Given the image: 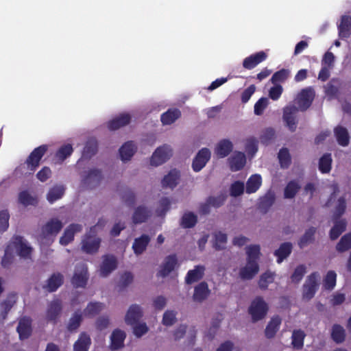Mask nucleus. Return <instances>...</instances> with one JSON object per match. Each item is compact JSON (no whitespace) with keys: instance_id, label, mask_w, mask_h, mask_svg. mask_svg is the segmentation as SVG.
Here are the masks:
<instances>
[{"instance_id":"f257e3e1","label":"nucleus","mask_w":351,"mask_h":351,"mask_svg":"<svg viewBox=\"0 0 351 351\" xmlns=\"http://www.w3.org/2000/svg\"><path fill=\"white\" fill-rule=\"evenodd\" d=\"M269 311L268 304L261 296L256 297L251 302L248 308L249 314L253 322H256L265 318Z\"/></svg>"},{"instance_id":"f03ea898","label":"nucleus","mask_w":351,"mask_h":351,"mask_svg":"<svg viewBox=\"0 0 351 351\" xmlns=\"http://www.w3.org/2000/svg\"><path fill=\"white\" fill-rule=\"evenodd\" d=\"M318 272L315 271L311 274L306 278L302 287V299L306 301L311 300L315 295L318 288Z\"/></svg>"},{"instance_id":"7ed1b4c3","label":"nucleus","mask_w":351,"mask_h":351,"mask_svg":"<svg viewBox=\"0 0 351 351\" xmlns=\"http://www.w3.org/2000/svg\"><path fill=\"white\" fill-rule=\"evenodd\" d=\"M48 150L47 145H42L36 147L25 160L27 169L34 173L40 165V162Z\"/></svg>"},{"instance_id":"20e7f679","label":"nucleus","mask_w":351,"mask_h":351,"mask_svg":"<svg viewBox=\"0 0 351 351\" xmlns=\"http://www.w3.org/2000/svg\"><path fill=\"white\" fill-rule=\"evenodd\" d=\"M172 154L171 147L165 144L158 147L153 153L150 159V164L155 167L162 165L172 156Z\"/></svg>"},{"instance_id":"39448f33","label":"nucleus","mask_w":351,"mask_h":351,"mask_svg":"<svg viewBox=\"0 0 351 351\" xmlns=\"http://www.w3.org/2000/svg\"><path fill=\"white\" fill-rule=\"evenodd\" d=\"M100 243L101 239L95 234H92L90 231L82 240V250L88 254H95L99 250Z\"/></svg>"},{"instance_id":"423d86ee","label":"nucleus","mask_w":351,"mask_h":351,"mask_svg":"<svg viewBox=\"0 0 351 351\" xmlns=\"http://www.w3.org/2000/svg\"><path fill=\"white\" fill-rule=\"evenodd\" d=\"M12 250H16L19 256L22 258H27L30 257L32 248L27 245L24 241L23 238L21 236H15L9 243Z\"/></svg>"},{"instance_id":"0eeeda50","label":"nucleus","mask_w":351,"mask_h":351,"mask_svg":"<svg viewBox=\"0 0 351 351\" xmlns=\"http://www.w3.org/2000/svg\"><path fill=\"white\" fill-rule=\"evenodd\" d=\"M298 108L294 105L288 106L283 109V120L291 132H295L297 128L296 115Z\"/></svg>"},{"instance_id":"6e6552de","label":"nucleus","mask_w":351,"mask_h":351,"mask_svg":"<svg viewBox=\"0 0 351 351\" xmlns=\"http://www.w3.org/2000/svg\"><path fill=\"white\" fill-rule=\"evenodd\" d=\"M88 280V274L87 267L84 265L76 267L71 279L73 285L76 288H84L86 287Z\"/></svg>"},{"instance_id":"1a4fd4ad","label":"nucleus","mask_w":351,"mask_h":351,"mask_svg":"<svg viewBox=\"0 0 351 351\" xmlns=\"http://www.w3.org/2000/svg\"><path fill=\"white\" fill-rule=\"evenodd\" d=\"M315 93L312 88H306L301 90L298 96V105L301 111L306 110L312 104Z\"/></svg>"},{"instance_id":"9d476101","label":"nucleus","mask_w":351,"mask_h":351,"mask_svg":"<svg viewBox=\"0 0 351 351\" xmlns=\"http://www.w3.org/2000/svg\"><path fill=\"white\" fill-rule=\"evenodd\" d=\"M210 158V152L208 148H202L199 151L193 160L192 167L194 171L202 170Z\"/></svg>"},{"instance_id":"9b49d317","label":"nucleus","mask_w":351,"mask_h":351,"mask_svg":"<svg viewBox=\"0 0 351 351\" xmlns=\"http://www.w3.org/2000/svg\"><path fill=\"white\" fill-rule=\"evenodd\" d=\"M177 264L178 258L176 254H173L166 256L163 263L160 266V269L158 271V276L161 277L167 276L173 271Z\"/></svg>"},{"instance_id":"f8f14e48","label":"nucleus","mask_w":351,"mask_h":351,"mask_svg":"<svg viewBox=\"0 0 351 351\" xmlns=\"http://www.w3.org/2000/svg\"><path fill=\"white\" fill-rule=\"evenodd\" d=\"M82 230V226L78 223L70 224L64 231L62 236L60 238V243L62 245H67L74 239L75 234Z\"/></svg>"},{"instance_id":"ddd939ff","label":"nucleus","mask_w":351,"mask_h":351,"mask_svg":"<svg viewBox=\"0 0 351 351\" xmlns=\"http://www.w3.org/2000/svg\"><path fill=\"white\" fill-rule=\"evenodd\" d=\"M267 57V53L263 51L252 54L243 60V66L246 69L251 70L261 62L265 61Z\"/></svg>"},{"instance_id":"4468645a","label":"nucleus","mask_w":351,"mask_h":351,"mask_svg":"<svg viewBox=\"0 0 351 351\" xmlns=\"http://www.w3.org/2000/svg\"><path fill=\"white\" fill-rule=\"evenodd\" d=\"M62 311V303L58 299L52 300L47 309L46 318L47 321L56 323L59 315Z\"/></svg>"},{"instance_id":"2eb2a0df","label":"nucleus","mask_w":351,"mask_h":351,"mask_svg":"<svg viewBox=\"0 0 351 351\" xmlns=\"http://www.w3.org/2000/svg\"><path fill=\"white\" fill-rule=\"evenodd\" d=\"M103 179L101 171L98 169H92L85 176L82 180V184L92 189L97 185Z\"/></svg>"},{"instance_id":"dca6fc26","label":"nucleus","mask_w":351,"mask_h":351,"mask_svg":"<svg viewBox=\"0 0 351 351\" xmlns=\"http://www.w3.org/2000/svg\"><path fill=\"white\" fill-rule=\"evenodd\" d=\"M143 316L142 308L139 305L132 304L130 306L125 317L127 324L134 325Z\"/></svg>"},{"instance_id":"f3484780","label":"nucleus","mask_w":351,"mask_h":351,"mask_svg":"<svg viewBox=\"0 0 351 351\" xmlns=\"http://www.w3.org/2000/svg\"><path fill=\"white\" fill-rule=\"evenodd\" d=\"M63 224L61 221L56 218L50 219L42 228V232L45 236L57 235L62 230Z\"/></svg>"},{"instance_id":"a211bd4d","label":"nucleus","mask_w":351,"mask_h":351,"mask_svg":"<svg viewBox=\"0 0 351 351\" xmlns=\"http://www.w3.org/2000/svg\"><path fill=\"white\" fill-rule=\"evenodd\" d=\"M258 263L247 261L246 265L241 268L239 276L243 280H251L258 274Z\"/></svg>"},{"instance_id":"6ab92c4d","label":"nucleus","mask_w":351,"mask_h":351,"mask_svg":"<svg viewBox=\"0 0 351 351\" xmlns=\"http://www.w3.org/2000/svg\"><path fill=\"white\" fill-rule=\"evenodd\" d=\"M228 160L230 168L232 171L242 169L246 163L245 155L241 152H235Z\"/></svg>"},{"instance_id":"aec40b11","label":"nucleus","mask_w":351,"mask_h":351,"mask_svg":"<svg viewBox=\"0 0 351 351\" xmlns=\"http://www.w3.org/2000/svg\"><path fill=\"white\" fill-rule=\"evenodd\" d=\"M136 150L137 147L133 141H130L125 143L119 150L121 160L124 162L130 160Z\"/></svg>"},{"instance_id":"412c9836","label":"nucleus","mask_w":351,"mask_h":351,"mask_svg":"<svg viewBox=\"0 0 351 351\" xmlns=\"http://www.w3.org/2000/svg\"><path fill=\"white\" fill-rule=\"evenodd\" d=\"M63 275L59 272L54 273L47 280V284L43 286V289L49 292H54L63 284Z\"/></svg>"},{"instance_id":"4be33fe9","label":"nucleus","mask_w":351,"mask_h":351,"mask_svg":"<svg viewBox=\"0 0 351 351\" xmlns=\"http://www.w3.org/2000/svg\"><path fill=\"white\" fill-rule=\"evenodd\" d=\"M209 294L208 284L206 282H201L194 289L193 299L195 302H202L208 298Z\"/></svg>"},{"instance_id":"5701e85b","label":"nucleus","mask_w":351,"mask_h":351,"mask_svg":"<svg viewBox=\"0 0 351 351\" xmlns=\"http://www.w3.org/2000/svg\"><path fill=\"white\" fill-rule=\"evenodd\" d=\"M126 334L120 329H115L111 333V350L120 349L124 346Z\"/></svg>"},{"instance_id":"b1692460","label":"nucleus","mask_w":351,"mask_h":351,"mask_svg":"<svg viewBox=\"0 0 351 351\" xmlns=\"http://www.w3.org/2000/svg\"><path fill=\"white\" fill-rule=\"evenodd\" d=\"M16 330L21 339H27L32 334L31 319L27 317L21 319L19 322Z\"/></svg>"},{"instance_id":"393cba45","label":"nucleus","mask_w":351,"mask_h":351,"mask_svg":"<svg viewBox=\"0 0 351 351\" xmlns=\"http://www.w3.org/2000/svg\"><path fill=\"white\" fill-rule=\"evenodd\" d=\"M205 268L202 265H196L193 269L189 270L185 277V282L188 285L201 280L204 274Z\"/></svg>"},{"instance_id":"a878e982","label":"nucleus","mask_w":351,"mask_h":351,"mask_svg":"<svg viewBox=\"0 0 351 351\" xmlns=\"http://www.w3.org/2000/svg\"><path fill=\"white\" fill-rule=\"evenodd\" d=\"M233 145L228 139H223L220 141L215 148V154L219 158H225L228 156L232 151Z\"/></svg>"},{"instance_id":"bb28decb","label":"nucleus","mask_w":351,"mask_h":351,"mask_svg":"<svg viewBox=\"0 0 351 351\" xmlns=\"http://www.w3.org/2000/svg\"><path fill=\"white\" fill-rule=\"evenodd\" d=\"M105 304L99 302H90L84 310V315L88 318H93L99 315L104 308Z\"/></svg>"},{"instance_id":"cd10ccee","label":"nucleus","mask_w":351,"mask_h":351,"mask_svg":"<svg viewBox=\"0 0 351 351\" xmlns=\"http://www.w3.org/2000/svg\"><path fill=\"white\" fill-rule=\"evenodd\" d=\"M282 319L279 315H275L271 317L267 324L265 330V334L267 338H273L278 330L281 324Z\"/></svg>"},{"instance_id":"c85d7f7f","label":"nucleus","mask_w":351,"mask_h":351,"mask_svg":"<svg viewBox=\"0 0 351 351\" xmlns=\"http://www.w3.org/2000/svg\"><path fill=\"white\" fill-rule=\"evenodd\" d=\"M335 136L338 144L341 146H348L350 143V136L348 130L341 126L338 125L334 129Z\"/></svg>"},{"instance_id":"c756f323","label":"nucleus","mask_w":351,"mask_h":351,"mask_svg":"<svg viewBox=\"0 0 351 351\" xmlns=\"http://www.w3.org/2000/svg\"><path fill=\"white\" fill-rule=\"evenodd\" d=\"M151 215V212L144 206H138L133 214L132 221L134 223L145 222Z\"/></svg>"},{"instance_id":"7c9ffc66","label":"nucleus","mask_w":351,"mask_h":351,"mask_svg":"<svg viewBox=\"0 0 351 351\" xmlns=\"http://www.w3.org/2000/svg\"><path fill=\"white\" fill-rule=\"evenodd\" d=\"M134 280V276L130 271H124L119 275V277L116 280V288L119 291L125 290Z\"/></svg>"},{"instance_id":"2f4dec72","label":"nucleus","mask_w":351,"mask_h":351,"mask_svg":"<svg viewBox=\"0 0 351 351\" xmlns=\"http://www.w3.org/2000/svg\"><path fill=\"white\" fill-rule=\"evenodd\" d=\"M339 34L341 38H348L351 34V16H341L340 24L338 25Z\"/></svg>"},{"instance_id":"473e14b6","label":"nucleus","mask_w":351,"mask_h":351,"mask_svg":"<svg viewBox=\"0 0 351 351\" xmlns=\"http://www.w3.org/2000/svg\"><path fill=\"white\" fill-rule=\"evenodd\" d=\"M181 116V112L178 108H170L162 113L160 117V121L163 125H171L174 123Z\"/></svg>"},{"instance_id":"72a5a7b5","label":"nucleus","mask_w":351,"mask_h":351,"mask_svg":"<svg viewBox=\"0 0 351 351\" xmlns=\"http://www.w3.org/2000/svg\"><path fill=\"white\" fill-rule=\"evenodd\" d=\"M90 344L91 339L90 336L86 332H82L73 345V350L88 351Z\"/></svg>"},{"instance_id":"f704fd0d","label":"nucleus","mask_w":351,"mask_h":351,"mask_svg":"<svg viewBox=\"0 0 351 351\" xmlns=\"http://www.w3.org/2000/svg\"><path fill=\"white\" fill-rule=\"evenodd\" d=\"M150 241V237L147 234H142L140 237L134 239L132 248L137 255L141 254L145 250Z\"/></svg>"},{"instance_id":"c9c22d12","label":"nucleus","mask_w":351,"mask_h":351,"mask_svg":"<svg viewBox=\"0 0 351 351\" xmlns=\"http://www.w3.org/2000/svg\"><path fill=\"white\" fill-rule=\"evenodd\" d=\"M179 179L180 171L176 169H172L162 179V186L173 189L177 186Z\"/></svg>"},{"instance_id":"e433bc0d","label":"nucleus","mask_w":351,"mask_h":351,"mask_svg":"<svg viewBox=\"0 0 351 351\" xmlns=\"http://www.w3.org/2000/svg\"><path fill=\"white\" fill-rule=\"evenodd\" d=\"M262 184V178L259 174L251 176L247 182L245 191L248 194L255 193L258 190Z\"/></svg>"},{"instance_id":"4c0bfd02","label":"nucleus","mask_w":351,"mask_h":351,"mask_svg":"<svg viewBox=\"0 0 351 351\" xmlns=\"http://www.w3.org/2000/svg\"><path fill=\"white\" fill-rule=\"evenodd\" d=\"M292 251V245L291 243L285 242L280 245L279 248L274 252V255L277 257V263H280L288 257Z\"/></svg>"},{"instance_id":"58836bf2","label":"nucleus","mask_w":351,"mask_h":351,"mask_svg":"<svg viewBox=\"0 0 351 351\" xmlns=\"http://www.w3.org/2000/svg\"><path fill=\"white\" fill-rule=\"evenodd\" d=\"M97 152V142L95 138L88 139L84 145L82 151V158H90Z\"/></svg>"},{"instance_id":"ea45409f","label":"nucleus","mask_w":351,"mask_h":351,"mask_svg":"<svg viewBox=\"0 0 351 351\" xmlns=\"http://www.w3.org/2000/svg\"><path fill=\"white\" fill-rule=\"evenodd\" d=\"M82 320V313L80 311H75L69 320L66 326L67 330L71 332L76 331L80 326Z\"/></svg>"},{"instance_id":"a19ab883","label":"nucleus","mask_w":351,"mask_h":351,"mask_svg":"<svg viewBox=\"0 0 351 351\" xmlns=\"http://www.w3.org/2000/svg\"><path fill=\"white\" fill-rule=\"evenodd\" d=\"M131 117L129 114H121L119 116L111 119V130H117L121 127L125 126L130 123Z\"/></svg>"},{"instance_id":"79ce46f5","label":"nucleus","mask_w":351,"mask_h":351,"mask_svg":"<svg viewBox=\"0 0 351 351\" xmlns=\"http://www.w3.org/2000/svg\"><path fill=\"white\" fill-rule=\"evenodd\" d=\"M16 302V294L10 293L8 295L7 298L1 303V306L3 308L1 312V317L3 319L6 318L8 312L12 308Z\"/></svg>"},{"instance_id":"37998d69","label":"nucleus","mask_w":351,"mask_h":351,"mask_svg":"<svg viewBox=\"0 0 351 351\" xmlns=\"http://www.w3.org/2000/svg\"><path fill=\"white\" fill-rule=\"evenodd\" d=\"M306 337L304 332L300 329L294 330L292 333L291 344L295 349L300 350L304 346V340Z\"/></svg>"},{"instance_id":"c03bdc74","label":"nucleus","mask_w":351,"mask_h":351,"mask_svg":"<svg viewBox=\"0 0 351 351\" xmlns=\"http://www.w3.org/2000/svg\"><path fill=\"white\" fill-rule=\"evenodd\" d=\"M197 223V217L192 212L185 213L181 218L180 226L184 228H193Z\"/></svg>"},{"instance_id":"a18cd8bd","label":"nucleus","mask_w":351,"mask_h":351,"mask_svg":"<svg viewBox=\"0 0 351 351\" xmlns=\"http://www.w3.org/2000/svg\"><path fill=\"white\" fill-rule=\"evenodd\" d=\"M19 202L24 206H36L38 199L36 197H33L29 193L25 190L19 193Z\"/></svg>"},{"instance_id":"49530a36","label":"nucleus","mask_w":351,"mask_h":351,"mask_svg":"<svg viewBox=\"0 0 351 351\" xmlns=\"http://www.w3.org/2000/svg\"><path fill=\"white\" fill-rule=\"evenodd\" d=\"M346 229V222L345 220L336 221L333 227L330 231V238L331 240L337 239Z\"/></svg>"},{"instance_id":"de8ad7c7","label":"nucleus","mask_w":351,"mask_h":351,"mask_svg":"<svg viewBox=\"0 0 351 351\" xmlns=\"http://www.w3.org/2000/svg\"><path fill=\"white\" fill-rule=\"evenodd\" d=\"M247 261L258 263L261 255L259 245H250L246 247Z\"/></svg>"},{"instance_id":"09e8293b","label":"nucleus","mask_w":351,"mask_h":351,"mask_svg":"<svg viewBox=\"0 0 351 351\" xmlns=\"http://www.w3.org/2000/svg\"><path fill=\"white\" fill-rule=\"evenodd\" d=\"M300 189V186L295 180L289 181L284 189V197L286 199L293 198Z\"/></svg>"},{"instance_id":"8fccbe9b","label":"nucleus","mask_w":351,"mask_h":351,"mask_svg":"<svg viewBox=\"0 0 351 351\" xmlns=\"http://www.w3.org/2000/svg\"><path fill=\"white\" fill-rule=\"evenodd\" d=\"M331 338L337 343L343 342L346 338L344 328L339 324H334L332 328Z\"/></svg>"},{"instance_id":"3c124183","label":"nucleus","mask_w":351,"mask_h":351,"mask_svg":"<svg viewBox=\"0 0 351 351\" xmlns=\"http://www.w3.org/2000/svg\"><path fill=\"white\" fill-rule=\"evenodd\" d=\"M65 189L63 186H55L51 188L47 195V199L50 203H53L60 199L64 193Z\"/></svg>"},{"instance_id":"603ef678","label":"nucleus","mask_w":351,"mask_h":351,"mask_svg":"<svg viewBox=\"0 0 351 351\" xmlns=\"http://www.w3.org/2000/svg\"><path fill=\"white\" fill-rule=\"evenodd\" d=\"M332 157L331 154L326 153L324 154L319 159V170L322 173H328L331 170Z\"/></svg>"},{"instance_id":"864d4df0","label":"nucleus","mask_w":351,"mask_h":351,"mask_svg":"<svg viewBox=\"0 0 351 351\" xmlns=\"http://www.w3.org/2000/svg\"><path fill=\"white\" fill-rule=\"evenodd\" d=\"M73 152V147L71 144L62 145L56 152V158L60 162H63L66 158L70 156Z\"/></svg>"},{"instance_id":"5fc2aeb1","label":"nucleus","mask_w":351,"mask_h":351,"mask_svg":"<svg viewBox=\"0 0 351 351\" xmlns=\"http://www.w3.org/2000/svg\"><path fill=\"white\" fill-rule=\"evenodd\" d=\"M280 165L282 168H288L291 163V158L287 148H282L280 149L278 155Z\"/></svg>"},{"instance_id":"6e6d98bb","label":"nucleus","mask_w":351,"mask_h":351,"mask_svg":"<svg viewBox=\"0 0 351 351\" xmlns=\"http://www.w3.org/2000/svg\"><path fill=\"white\" fill-rule=\"evenodd\" d=\"M274 280V274L269 271H267L260 276L258 280V287L262 290H266L269 284Z\"/></svg>"},{"instance_id":"4d7b16f0","label":"nucleus","mask_w":351,"mask_h":351,"mask_svg":"<svg viewBox=\"0 0 351 351\" xmlns=\"http://www.w3.org/2000/svg\"><path fill=\"white\" fill-rule=\"evenodd\" d=\"M316 232V228L311 227L306 230L303 236L300 238L298 245L302 248L314 240V235Z\"/></svg>"},{"instance_id":"13d9d810","label":"nucleus","mask_w":351,"mask_h":351,"mask_svg":"<svg viewBox=\"0 0 351 351\" xmlns=\"http://www.w3.org/2000/svg\"><path fill=\"white\" fill-rule=\"evenodd\" d=\"M215 241L213 243V247L216 250H221L226 248V244L227 243V234L221 232H217L214 234Z\"/></svg>"},{"instance_id":"bf43d9fd","label":"nucleus","mask_w":351,"mask_h":351,"mask_svg":"<svg viewBox=\"0 0 351 351\" xmlns=\"http://www.w3.org/2000/svg\"><path fill=\"white\" fill-rule=\"evenodd\" d=\"M351 248V233L343 235L336 245V249L339 252H344Z\"/></svg>"},{"instance_id":"052dcab7","label":"nucleus","mask_w":351,"mask_h":351,"mask_svg":"<svg viewBox=\"0 0 351 351\" xmlns=\"http://www.w3.org/2000/svg\"><path fill=\"white\" fill-rule=\"evenodd\" d=\"M337 274L334 271H328L324 279L323 286L326 290H332L336 285Z\"/></svg>"},{"instance_id":"680f3d73","label":"nucleus","mask_w":351,"mask_h":351,"mask_svg":"<svg viewBox=\"0 0 351 351\" xmlns=\"http://www.w3.org/2000/svg\"><path fill=\"white\" fill-rule=\"evenodd\" d=\"M123 202L129 206H133L136 202V194L130 188H126L121 194Z\"/></svg>"},{"instance_id":"e2e57ef3","label":"nucleus","mask_w":351,"mask_h":351,"mask_svg":"<svg viewBox=\"0 0 351 351\" xmlns=\"http://www.w3.org/2000/svg\"><path fill=\"white\" fill-rule=\"evenodd\" d=\"M275 198L273 195H265L260 199L258 208L261 211L265 213L274 204Z\"/></svg>"},{"instance_id":"0e129e2a","label":"nucleus","mask_w":351,"mask_h":351,"mask_svg":"<svg viewBox=\"0 0 351 351\" xmlns=\"http://www.w3.org/2000/svg\"><path fill=\"white\" fill-rule=\"evenodd\" d=\"M14 255L13 250L8 243L5 249L4 256L1 259V265L4 268H8L13 262Z\"/></svg>"},{"instance_id":"69168bd1","label":"nucleus","mask_w":351,"mask_h":351,"mask_svg":"<svg viewBox=\"0 0 351 351\" xmlns=\"http://www.w3.org/2000/svg\"><path fill=\"white\" fill-rule=\"evenodd\" d=\"M290 71L288 69H282L274 73L271 78V82L274 84L285 82L289 76Z\"/></svg>"},{"instance_id":"338daca9","label":"nucleus","mask_w":351,"mask_h":351,"mask_svg":"<svg viewBox=\"0 0 351 351\" xmlns=\"http://www.w3.org/2000/svg\"><path fill=\"white\" fill-rule=\"evenodd\" d=\"M306 274V267L304 265H298L294 270L291 276V281L294 283L300 282Z\"/></svg>"},{"instance_id":"774afa93","label":"nucleus","mask_w":351,"mask_h":351,"mask_svg":"<svg viewBox=\"0 0 351 351\" xmlns=\"http://www.w3.org/2000/svg\"><path fill=\"white\" fill-rule=\"evenodd\" d=\"M244 184L240 181L233 182L230 188V193L232 197H238L243 193Z\"/></svg>"}]
</instances>
